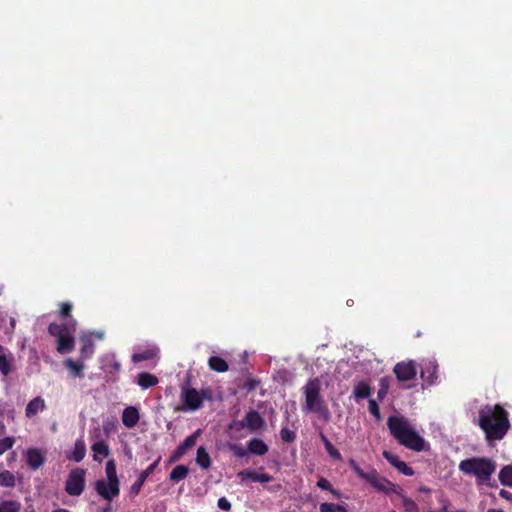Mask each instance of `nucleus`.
<instances>
[{
	"label": "nucleus",
	"mask_w": 512,
	"mask_h": 512,
	"mask_svg": "<svg viewBox=\"0 0 512 512\" xmlns=\"http://www.w3.org/2000/svg\"><path fill=\"white\" fill-rule=\"evenodd\" d=\"M478 415V425L489 443L502 440L511 427L509 413L499 404L483 406Z\"/></svg>",
	"instance_id": "nucleus-1"
},
{
	"label": "nucleus",
	"mask_w": 512,
	"mask_h": 512,
	"mask_svg": "<svg viewBox=\"0 0 512 512\" xmlns=\"http://www.w3.org/2000/svg\"><path fill=\"white\" fill-rule=\"evenodd\" d=\"M387 426L392 437L400 445L416 452L425 449L426 442L424 438L419 435L405 417L392 415L387 420Z\"/></svg>",
	"instance_id": "nucleus-2"
},
{
	"label": "nucleus",
	"mask_w": 512,
	"mask_h": 512,
	"mask_svg": "<svg viewBox=\"0 0 512 512\" xmlns=\"http://www.w3.org/2000/svg\"><path fill=\"white\" fill-rule=\"evenodd\" d=\"M458 468L463 474L474 476L479 485L488 484L496 470V463L485 457H471L462 460Z\"/></svg>",
	"instance_id": "nucleus-3"
},
{
	"label": "nucleus",
	"mask_w": 512,
	"mask_h": 512,
	"mask_svg": "<svg viewBox=\"0 0 512 512\" xmlns=\"http://www.w3.org/2000/svg\"><path fill=\"white\" fill-rule=\"evenodd\" d=\"M348 464L360 479L369 483L377 491L386 495L401 493V487L380 476L375 468L370 467L368 471H364L354 459H349Z\"/></svg>",
	"instance_id": "nucleus-4"
},
{
	"label": "nucleus",
	"mask_w": 512,
	"mask_h": 512,
	"mask_svg": "<svg viewBox=\"0 0 512 512\" xmlns=\"http://www.w3.org/2000/svg\"><path fill=\"white\" fill-rule=\"evenodd\" d=\"M76 320L71 319L67 323H50L48 333L56 339V350L60 354H67L75 348L73 333L76 330Z\"/></svg>",
	"instance_id": "nucleus-5"
},
{
	"label": "nucleus",
	"mask_w": 512,
	"mask_h": 512,
	"mask_svg": "<svg viewBox=\"0 0 512 512\" xmlns=\"http://www.w3.org/2000/svg\"><path fill=\"white\" fill-rule=\"evenodd\" d=\"M305 400L308 410L320 415L329 416V410L320 397V382L317 378L309 380L305 385Z\"/></svg>",
	"instance_id": "nucleus-6"
},
{
	"label": "nucleus",
	"mask_w": 512,
	"mask_h": 512,
	"mask_svg": "<svg viewBox=\"0 0 512 512\" xmlns=\"http://www.w3.org/2000/svg\"><path fill=\"white\" fill-rule=\"evenodd\" d=\"M86 471L82 468H74L68 474L65 482V491L70 496H79L85 489Z\"/></svg>",
	"instance_id": "nucleus-7"
},
{
	"label": "nucleus",
	"mask_w": 512,
	"mask_h": 512,
	"mask_svg": "<svg viewBox=\"0 0 512 512\" xmlns=\"http://www.w3.org/2000/svg\"><path fill=\"white\" fill-rule=\"evenodd\" d=\"M96 493L106 501H112L120 494V483L99 479L94 484Z\"/></svg>",
	"instance_id": "nucleus-8"
},
{
	"label": "nucleus",
	"mask_w": 512,
	"mask_h": 512,
	"mask_svg": "<svg viewBox=\"0 0 512 512\" xmlns=\"http://www.w3.org/2000/svg\"><path fill=\"white\" fill-rule=\"evenodd\" d=\"M393 372L400 382L410 381L417 375V364L413 360L402 361L394 366Z\"/></svg>",
	"instance_id": "nucleus-9"
},
{
	"label": "nucleus",
	"mask_w": 512,
	"mask_h": 512,
	"mask_svg": "<svg viewBox=\"0 0 512 512\" xmlns=\"http://www.w3.org/2000/svg\"><path fill=\"white\" fill-rule=\"evenodd\" d=\"M160 461L161 456H158V458L152 464H150L145 470H143L139 474L137 480L132 484L130 488V495L137 496L140 493L141 488L144 485L146 479L155 471Z\"/></svg>",
	"instance_id": "nucleus-10"
},
{
	"label": "nucleus",
	"mask_w": 512,
	"mask_h": 512,
	"mask_svg": "<svg viewBox=\"0 0 512 512\" xmlns=\"http://www.w3.org/2000/svg\"><path fill=\"white\" fill-rule=\"evenodd\" d=\"M382 455L394 468H396L403 475L412 476L414 474L413 469L409 467L404 461H401L395 454L389 451H383Z\"/></svg>",
	"instance_id": "nucleus-11"
},
{
	"label": "nucleus",
	"mask_w": 512,
	"mask_h": 512,
	"mask_svg": "<svg viewBox=\"0 0 512 512\" xmlns=\"http://www.w3.org/2000/svg\"><path fill=\"white\" fill-rule=\"evenodd\" d=\"M183 401L189 410H197L201 405V395L195 388H188L183 392Z\"/></svg>",
	"instance_id": "nucleus-12"
},
{
	"label": "nucleus",
	"mask_w": 512,
	"mask_h": 512,
	"mask_svg": "<svg viewBox=\"0 0 512 512\" xmlns=\"http://www.w3.org/2000/svg\"><path fill=\"white\" fill-rule=\"evenodd\" d=\"M421 378L429 385L435 383L438 378V365L435 361L429 360L423 364Z\"/></svg>",
	"instance_id": "nucleus-13"
},
{
	"label": "nucleus",
	"mask_w": 512,
	"mask_h": 512,
	"mask_svg": "<svg viewBox=\"0 0 512 512\" xmlns=\"http://www.w3.org/2000/svg\"><path fill=\"white\" fill-rule=\"evenodd\" d=\"M140 415L136 407L128 406L122 412V422L127 428H133L139 422Z\"/></svg>",
	"instance_id": "nucleus-14"
},
{
	"label": "nucleus",
	"mask_w": 512,
	"mask_h": 512,
	"mask_svg": "<svg viewBox=\"0 0 512 512\" xmlns=\"http://www.w3.org/2000/svg\"><path fill=\"white\" fill-rule=\"evenodd\" d=\"M246 426L250 431L255 432L265 425V421L256 410H250L245 416Z\"/></svg>",
	"instance_id": "nucleus-15"
},
{
	"label": "nucleus",
	"mask_w": 512,
	"mask_h": 512,
	"mask_svg": "<svg viewBox=\"0 0 512 512\" xmlns=\"http://www.w3.org/2000/svg\"><path fill=\"white\" fill-rule=\"evenodd\" d=\"M46 409L45 400L37 396L30 400L25 408V415L27 418H32L37 415L39 412H42Z\"/></svg>",
	"instance_id": "nucleus-16"
},
{
	"label": "nucleus",
	"mask_w": 512,
	"mask_h": 512,
	"mask_svg": "<svg viewBox=\"0 0 512 512\" xmlns=\"http://www.w3.org/2000/svg\"><path fill=\"white\" fill-rule=\"evenodd\" d=\"M26 458L28 466L33 470H37L38 468H40L45 461V458L41 451L36 448L28 449Z\"/></svg>",
	"instance_id": "nucleus-17"
},
{
	"label": "nucleus",
	"mask_w": 512,
	"mask_h": 512,
	"mask_svg": "<svg viewBox=\"0 0 512 512\" xmlns=\"http://www.w3.org/2000/svg\"><path fill=\"white\" fill-rule=\"evenodd\" d=\"M91 450L93 451V460L97 462H101L102 458L108 457L110 454L109 445L104 440L95 442L91 446Z\"/></svg>",
	"instance_id": "nucleus-18"
},
{
	"label": "nucleus",
	"mask_w": 512,
	"mask_h": 512,
	"mask_svg": "<svg viewBox=\"0 0 512 512\" xmlns=\"http://www.w3.org/2000/svg\"><path fill=\"white\" fill-rule=\"evenodd\" d=\"M65 367L69 370L71 376L75 378H84V363L83 361H75L68 358L64 362Z\"/></svg>",
	"instance_id": "nucleus-19"
},
{
	"label": "nucleus",
	"mask_w": 512,
	"mask_h": 512,
	"mask_svg": "<svg viewBox=\"0 0 512 512\" xmlns=\"http://www.w3.org/2000/svg\"><path fill=\"white\" fill-rule=\"evenodd\" d=\"M247 449L248 452L259 456H262L268 452L267 444L259 438L251 439L247 444Z\"/></svg>",
	"instance_id": "nucleus-20"
},
{
	"label": "nucleus",
	"mask_w": 512,
	"mask_h": 512,
	"mask_svg": "<svg viewBox=\"0 0 512 512\" xmlns=\"http://www.w3.org/2000/svg\"><path fill=\"white\" fill-rule=\"evenodd\" d=\"M158 378L148 372H141L137 376V383L143 389L151 388L158 384Z\"/></svg>",
	"instance_id": "nucleus-21"
},
{
	"label": "nucleus",
	"mask_w": 512,
	"mask_h": 512,
	"mask_svg": "<svg viewBox=\"0 0 512 512\" xmlns=\"http://www.w3.org/2000/svg\"><path fill=\"white\" fill-rule=\"evenodd\" d=\"M353 394L357 401L369 398L372 394V388L367 382L361 381L354 386Z\"/></svg>",
	"instance_id": "nucleus-22"
},
{
	"label": "nucleus",
	"mask_w": 512,
	"mask_h": 512,
	"mask_svg": "<svg viewBox=\"0 0 512 512\" xmlns=\"http://www.w3.org/2000/svg\"><path fill=\"white\" fill-rule=\"evenodd\" d=\"M86 455V445L83 439H77L74 443V449L72 453L68 456L69 459L74 460L75 462H80L84 459Z\"/></svg>",
	"instance_id": "nucleus-23"
},
{
	"label": "nucleus",
	"mask_w": 512,
	"mask_h": 512,
	"mask_svg": "<svg viewBox=\"0 0 512 512\" xmlns=\"http://www.w3.org/2000/svg\"><path fill=\"white\" fill-rule=\"evenodd\" d=\"M13 362L14 356L12 354L9 356L3 353L0 354V372L3 376H8L14 370Z\"/></svg>",
	"instance_id": "nucleus-24"
},
{
	"label": "nucleus",
	"mask_w": 512,
	"mask_h": 512,
	"mask_svg": "<svg viewBox=\"0 0 512 512\" xmlns=\"http://www.w3.org/2000/svg\"><path fill=\"white\" fill-rule=\"evenodd\" d=\"M208 366L211 370L223 373L228 371L229 365L223 358L219 356H211L208 360Z\"/></svg>",
	"instance_id": "nucleus-25"
},
{
	"label": "nucleus",
	"mask_w": 512,
	"mask_h": 512,
	"mask_svg": "<svg viewBox=\"0 0 512 512\" xmlns=\"http://www.w3.org/2000/svg\"><path fill=\"white\" fill-rule=\"evenodd\" d=\"M196 463L202 468V469H209L211 466V458L208 452L206 451L205 447L200 446L197 449L196 454Z\"/></svg>",
	"instance_id": "nucleus-26"
},
{
	"label": "nucleus",
	"mask_w": 512,
	"mask_h": 512,
	"mask_svg": "<svg viewBox=\"0 0 512 512\" xmlns=\"http://www.w3.org/2000/svg\"><path fill=\"white\" fill-rule=\"evenodd\" d=\"M82 347L80 349V359L82 361L90 358L94 353V343L90 338H81Z\"/></svg>",
	"instance_id": "nucleus-27"
},
{
	"label": "nucleus",
	"mask_w": 512,
	"mask_h": 512,
	"mask_svg": "<svg viewBox=\"0 0 512 512\" xmlns=\"http://www.w3.org/2000/svg\"><path fill=\"white\" fill-rule=\"evenodd\" d=\"M189 468L186 465L180 464L173 468L170 472L169 479L173 482H179L187 477Z\"/></svg>",
	"instance_id": "nucleus-28"
},
{
	"label": "nucleus",
	"mask_w": 512,
	"mask_h": 512,
	"mask_svg": "<svg viewBox=\"0 0 512 512\" xmlns=\"http://www.w3.org/2000/svg\"><path fill=\"white\" fill-rule=\"evenodd\" d=\"M320 439L323 442L324 447L331 458L337 461L342 460L341 453L333 446L331 441L322 432L320 433Z\"/></svg>",
	"instance_id": "nucleus-29"
},
{
	"label": "nucleus",
	"mask_w": 512,
	"mask_h": 512,
	"mask_svg": "<svg viewBox=\"0 0 512 512\" xmlns=\"http://www.w3.org/2000/svg\"><path fill=\"white\" fill-rule=\"evenodd\" d=\"M395 495H397L401 499L402 507L405 512H419V507H418L417 503L414 500H412L411 498H408L404 494L402 488H401V493H396Z\"/></svg>",
	"instance_id": "nucleus-30"
},
{
	"label": "nucleus",
	"mask_w": 512,
	"mask_h": 512,
	"mask_svg": "<svg viewBox=\"0 0 512 512\" xmlns=\"http://www.w3.org/2000/svg\"><path fill=\"white\" fill-rule=\"evenodd\" d=\"M157 354H158L157 348L147 349V350L139 352V353H134L132 355V361L134 363H139L142 361L151 360V359L155 358L157 356Z\"/></svg>",
	"instance_id": "nucleus-31"
},
{
	"label": "nucleus",
	"mask_w": 512,
	"mask_h": 512,
	"mask_svg": "<svg viewBox=\"0 0 512 512\" xmlns=\"http://www.w3.org/2000/svg\"><path fill=\"white\" fill-rule=\"evenodd\" d=\"M317 487L322 489V490H327L329 491L333 497L335 499H341L342 497V494L339 490L333 488V486L331 485V483L329 482L328 479H326L325 477H320L316 483Z\"/></svg>",
	"instance_id": "nucleus-32"
},
{
	"label": "nucleus",
	"mask_w": 512,
	"mask_h": 512,
	"mask_svg": "<svg viewBox=\"0 0 512 512\" xmlns=\"http://www.w3.org/2000/svg\"><path fill=\"white\" fill-rule=\"evenodd\" d=\"M105 474L107 477V481L120 483L119 478L117 476L116 463L114 459H110L106 462Z\"/></svg>",
	"instance_id": "nucleus-33"
},
{
	"label": "nucleus",
	"mask_w": 512,
	"mask_h": 512,
	"mask_svg": "<svg viewBox=\"0 0 512 512\" xmlns=\"http://www.w3.org/2000/svg\"><path fill=\"white\" fill-rule=\"evenodd\" d=\"M199 435L200 430L195 431L193 434L186 437V439L177 447L186 454V452L196 444V440L199 437Z\"/></svg>",
	"instance_id": "nucleus-34"
},
{
	"label": "nucleus",
	"mask_w": 512,
	"mask_h": 512,
	"mask_svg": "<svg viewBox=\"0 0 512 512\" xmlns=\"http://www.w3.org/2000/svg\"><path fill=\"white\" fill-rule=\"evenodd\" d=\"M499 480L504 486H512V465L504 466L499 472Z\"/></svg>",
	"instance_id": "nucleus-35"
},
{
	"label": "nucleus",
	"mask_w": 512,
	"mask_h": 512,
	"mask_svg": "<svg viewBox=\"0 0 512 512\" xmlns=\"http://www.w3.org/2000/svg\"><path fill=\"white\" fill-rule=\"evenodd\" d=\"M0 485L3 487H14L15 486L14 474L8 470L0 472Z\"/></svg>",
	"instance_id": "nucleus-36"
},
{
	"label": "nucleus",
	"mask_w": 512,
	"mask_h": 512,
	"mask_svg": "<svg viewBox=\"0 0 512 512\" xmlns=\"http://www.w3.org/2000/svg\"><path fill=\"white\" fill-rule=\"evenodd\" d=\"M21 505L17 501L5 500L0 503V512H19Z\"/></svg>",
	"instance_id": "nucleus-37"
},
{
	"label": "nucleus",
	"mask_w": 512,
	"mask_h": 512,
	"mask_svg": "<svg viewBox=\"0 0 512 512\" xmlns=\"http://www.w3.org/2000/svg\"><path fill=\"white\" fill-rule=\"evenodd\" d=\"M320 512H347L346 508L343 505L324 502L320 504L319 507Z\"/></svg>",
	"instance_id": "nucleus-38"
},
{
	"label": "nucleus",
	"mask_w": 512,
	"mask_h": 512,
	"mask_svg": "<svg viewBox=\"0 0 512 512\" xmlns=\"http://www.w3.org/2000/svg\"><path fill=\"white\" fill-rule=\"evenodd\" d=\"M72 304L69 303V302H62L59 304V317L61 319H67V318H70V320L72 319L71 318V312H72Z\"/></svg>",
	"instance_id": "nucleus-39"
},
{
	"label": "nucleus",
	"mask_w": 512,
	"mask_h": 512,
	"mask_svg": "<svg viewBox=\"0 0 512 512\" xmlns=\"http://www.w3.org/2000/svg\"><path fill=\"white\" fill-rule=\"evenodd\" d=\"M15 444L14 437H5L0 439V455L10 450Z\"/></svg>",
	"instance_id": "nucleus-40"
},
{
	"label": "nucleus",
	"mask_w": 512,
	"mask_h": 512,
	"mask_svg": "<svg viewBox=\"0 0 512 512\" xmlns=\"http://www.w3.org/2000/svg\"><path fill=\"white\" fill-rule=\"evenodd\" d=\"M238 477L242 479L247 478L253 482H259V473L250 469L241 470L238 472Z\"/></svg>",
	"instance_id": "nucleus-41"
},
{
	"label": "nucleus",
	"mask_w": 512,
	"mask_h": 512,
	"mask_svg": "<svg viewBox=\"0 0 512 512\" xmlns=\"http://www.w3.org/2000/svg\"><path fill=\"white\" fill-rule=\"evenodd\" d=\"M281 439L286 443H292L296 439V433L287 427H283L280 431Z\"/></svg>",
	"instance_id": "nucleus-42"
},
{
	"label": "nucleus",
	"mask_w": 512,
	"mask_h": 512,
	"mask_svg": "<svg viewBox=\"0 0 512 512\" xmlns=\"http://www.w3.org/2000/svg\"><path fill=\"white\" fill-rule=\"evenodd\" d=\"M230 450L232 451L234 456H236L238 458H243V457L247 456V453H248L247 450L241 444H231Z\"/></svg>",
	"instance_id": "nucleus-43"
},
{
	"label": "nucleus",
	"mask_w": 512,
	"mask_h": 512,
	"mask_svg": "<svg viewBox=\"0 0 512 512\" xmlns=\"http://www.w3.org/2000/svg\"><path fill=\"white\" fill-rule=\"evenodd\" d=\"M368 409H369V412L376 418V420L381 419L379 406L374 399L369 400Z\"/></svg>",
	"instance_id": "nucleus-44"
},
{
	"label": "nucleus",
	"mask_w": 512,
	"mask_h": 512,
	"mask_svg": "<svg viewBox=\"0 0 512 512\" xmlns=\"http://www.w3.org/2000/svg\"><path fill=\"white\" fill-rule=\"evenodd\" d=\"M387 391H388V385L386 383V379L383 378L380 381V388H379V390L377 392L378 398L380 400H382L386 396Z\"/></svg>",
	"instance_id": "nucleus-45"
},
{
	"label": "nucleus",
	"mask_w": 512,
	"mask_h": 512,
	"mask_svg": "<svg viewBox=\"0 0 512 512\" xmlns=\"http://www.w3.org/2000/svg\"><path fill=\"white\" fill-rule=\"evenodd\" d=\"M217 505L221 510L224 511H229L231 509V503L226 497L219 498Z\"/></svg>",
	"instance_id": "nucleus-46"
},
{
	"label": "nucleus",
	"mask_w": 512,
	"mask_h": 512,
	"mask_svg": "<svg viewBox=\"0 0 512 512\" xmlns=\"http://www.w3.org/2000/svg\"><path fill=\"white\" fill-rule=\"evenodd\" d=\"M259 381L254 379V378H250L246 381V383L244 384V388L247 389L248 391H253L256 389V387L259 385Z\"/></svg>",
	"instance_id": "nucleus-47"
},
{
	"label": "nucleus",
	"mask_w": 512,
	"mask_h": 512,
	"mask_svg": "<svg viewBox=\"0 0 512 512\" xmlns=\"http://www.w3.org/2000/svg\"><path fill=\"white\" fill-rule=\"evenodd\" d=\"M185 455V453L183 451H181L178 447L173 451V453L171 454L170 456V462H176L178 461L179 459H181L183 456Z\"/></svg>",
	"instance_id": "nucleus-48"
},
{
	"label": "nucleus",
	"mask_w": 512,
	"mask_h": 512,
	"mask_svg": "<svg viewBox=\"0 0 512 512\" xmlns=\"http://www.w3.org/2000/svg\"><path fill=\"white\" fill-rule=\"evenodd\" d=\"M273 476L267 473H259V482L260 483H269L273 481Z\"/></svg>",
	"instance_id": "nucleus-49"
},
{
	"label": "nucleus",
	"mask_w": 512,
	"mask_h": 512,
	"mask_svg": "<svg viewBox=\"0 0 512 512\" xmlns=\"http://www.w3.org/2000/svg\"><path fill=\"white\" fill-rule=\"evenodd\" d=\"M201 395V404L205 399L211 400L212 399V393L209 389H202L200 392Z\"/></svg>",
	"instance_id": "nucleus-50"
},
{
	"label": "nucleus",
	"mask_w": 512,
	"mask_h": 512,
	"mask_svg": "<svg viewBox=\"0 0 512 512\" xmlns=\"http://www.w3.org/2000/svg\"><path fill=\"white\" fill-rule=\"evenodd\" d=\"M246 426V420L245 421H234L231 425H230V428L231 429H236V430H242L244 427Z\"/></svg>",
	"instance_id": "nucleus-51"
},
{
	"label": "nucleus",
	"mask_w": 512,
	"mask_h": 512,
	"mask_svg": "<svg viewBox=\"0 0 512 512\" xmlns=\"http://www.w3.org/2000/svg\"><path fill=\"white\" fill-rule=\"evenodd\" d=\"M499 494L502 498H505L512 502V493H510L509 491L502 489Z\"/></svg>",
	"instance_id": "nucleus-52"
},
{
	"label": "nucleus",
	"mask_w": 512,
	"mask_h": 512,
	"mask_svg": "<svg viewBox=\"0 0 512 512\" xmlns=\"http://www.w3.org/2000/svg\"><path fill=\"white\" fill-rule=\"evenodd\" d=\"M419 491L422 493H431V488H429L427 486H421V487H419Z\"/></svg>",
	"instance_id": "nucleus-53"
},
{
	"label": "nucleus",
	"mask_w": 512,
	"mask_h": 512,
	"mask_svg": "<svg viewBox=\"0 0 512 512\" xmlns=\"http://www.w3.org/2000/svg\"><path fill=\"white\" fill-rule=\"evenodd\" d=\"M6 432V426L4 425L3 421H0V436L4 435Z\"/></svg>",
	"instance_id": "nucleus-54"
},
{
	"label": "nucleus",
	"mask_w": 512,
	"mask_h": 512,
	"mask_svg": "<svg viewBox=\"0 0 512 512\" xmlns=\"http://www.w3.org/2000/svg\"><path fill=\"white\" fill-rule=\"evenodd\" d=\"M100 512H112V509H111V507L108 505L107 507H105V508L101 509V511H100Z\"/></svg>",
	"instance_id": "nucleus-55"
},
{
	"label": "nucleus",
	"mask_w": 512,
	"mask_h": 512,
	"mask_svg": "<svg viewBox=\"0 0 512 512\" xmlns=\"http://www.w3.org/2000/svg\"><path fill=\"white\" fill-rule=\"evenodd\" d=\"M52 512H71V511H69L67 509H64V508H59V509H56V510H54Z\"/></svg>",
	"instance_id": "nucleus-56"
},
{
	"label": "nucleus",
	"mask_w": 512,
	"mask_h": 512,
	"mask_svg": "<svg viewBox=\"0 0 512 512\" xmlns=\"http://www.w3.org/2000/svg\"><path fill=\"white\" fill-rule=\"evenodd\" d=\"M280 488H281V486H280V485H277V486H275V487H273V488H270L269 490H270L271 492H276V491H277V490H279Z\"/></svg>",
	"instance_id": "nucleus-57"
},
{
	"label": "nucleus",
	"mask_w": 512,
	"mask_h": 512,
	"mask_svg": "<svg viewBox=\"0 0 512 512\" xmlns=\"http://www.w3.org/2000/svg\"><path fill=\"white\" fill-rule=\"evenodd\" d=\"M488 512H503L501 509H489Z\"/></svg>",
	"instance_id": "nucleus-58"
},
{
	"label": "nucleus",
	"mask_w": 512,
	"mask_h": 512,
	"mask_svg": "<svg viewBox=\"0 0 512 512\" xmlns=\"http://www.w3.org/2000/svg\"><path fill=\"white\" fill-rule=\"evenodd\" d=\"M108 429H110V426H104V430L108 432Z\"/></svg>",
	"instance_id": "nucleus-59"
},
{
	"label": "nucleus",
	"mask_w": 512,
	"mask_h": 512,
	"mask_svg": "<svg viewBox=\"0 0 512 512\" xmlns=\"http://www.w3.org/2000/svg\"><path fill=\"white\" fill-rule=\"evenodd\" d=\"M108 429H110V426H104V430L108 432Z\"/></svg>",
	"instance_id": "nucleus-60"
},
{
	"label": "nucleus",
	"mask_w": 512,
	"mask_h": 512,
	"mask_svg": "<svg viewBox=\"0 0 512 512\" xmlns=\"http://www.w3.org/2000/svg\"><path fill=\"white\" fill-rule=\"evenodd\" d=\"M2 350H3V347H2V346H0V351H2Z\"/></svg>",
	"instance_id": "nucleus-61"
}]
</instances>
